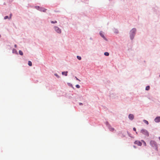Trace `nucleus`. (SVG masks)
<instances>
[{"label": "nucleus", "instance_id": "f257e3e1", "mask_svg": "<svg viewBox=\"0 0 160 160\" xmlns=\"http://www.w3.org/2000/svg\"><path fill=\"white\" fill-rule=\"evenodd\" d=\"M136 30L135 28H133L132 29L130 32V37L131 40H132L135 34Z\"/></svg>", "mask_w": 160, "mask_h": 160}, {"label": "nucleus", "instance_id": "f03ea898", "mask_svg": "<svg viewBox=\"0 0 160 160\" xmlns=\"http://www.w3.org/2000/svg\"><path fill=\"white\" fill-rule=\"evenodd\" d=\"M141 133H142L146 136L148 137L149 136L148 132L146 130L144 129H142L141 130Z\"/></svg>", "mask_w": 160, "mask_h": 160}, {"label": "nucleus", "instance_id": "7ed1b4c3", "mask_svg": "<svg viewBox=\"0 0 160 160\" xmlns=\"http://www.w3.org/2000/svg\"><path fill=\"white\" fill-rule=\"evenodd\" d=\"M150 144L151 145L152 147H155L156 148L157 147V145L156 143L155 142L153 141H151L150 142Z\"/></svg>", "mask_w": 160, "mask_h": 160}, {"label": "nucleus", "instance_id": "20e7f679", "mask_svg": "<svg viewBox=\"0 0 160 160\" xmlns=\"http://www.w3.org/2000/svg\"><path fill=\"white\" fill-rule=\"evenodd\" d=\"M54 28L55 31H56L58 33H61V30L58 27L55 26Z\"/></svg>", "mask_w": 160, "mask_h": 160}, {"label": "nucleus", "instance_id": "39448f33", "mask_svg": "<svg viewBox=\"0 0 160 160\" xmlns=\"http://www.w3.org/2000/svg\"><path fill=\"white\" fill-rule=\"evenodd\" d=\"M100 35L106 41H107V39L105 38V37L104 36V33L102 31H101L100 32Z\"/></svg>", "mask_w": 160, "mask_h": 160}, {"label": "nucleus", "instance_id": "423d86ee", "mask_svg": "<svg viewBox=\"0 0 160 160\" xmlns=\"http://www.w3.org/2000/svg\"><path fill=\"white\" fill-rule=\"evenodd\" d=\"M134 143L139 146H141L142 145V143L139 141H136L134 142Z\"/></svg>", "mask_w": 160, "mask_h": 160}, {"label": "nucleus", "instance_id": "0eeeda50", "mask_svg": "<svg viewBox=\"0 0 160 160\" xmlns=\"http://www.w3.org/2000/svg\"><path fill=\"white\" fill-rule=\"evenodd\" d=\"M155 122H160V117H156L154 119Z\"/></svg>", "mask_w": 160, "mask_h": 160}, {"label": "nucleus", "instance_id": "6e6552de", "mask_svg": "<svg viewBox=\"0 0 160 160\" xmlns=\"http://www.w3.org/2000/svg\"><path fill=\"white\" fill-rule=\"evenodd\" d=\"M128 118L131 120H132L134 118V116L132 114H130L129 115Z\"/></svg>", "mask_w": 160, "mask_h": 160}, {"label": "nucleus", "instance_id": "1a4fd4ad", "mask_svg": "<svg viewBox=\"0 0 160 160\" xmlns=\"http://www.w3.org/2000/svg\"><path fill=\"white\" fill-rule=\"evenodd\" d=\"M39 10L40 11H42L45 12H46L47 9L43 8L41 7L40 8V9H39Z\"/></svg>", "mask_w": 160, "mask_h": 160}, {"label": "nucleus", "instance_id": "9d476101", "mask_svg": "<svg viewBox=\"0 0 160 160\" xmlns=\"http://www.w3.org/2000/svg\"><path fill=\"white\" fill-rule=\"evenodd\" d=\"M67 73L68 72H62V75H65V76H67Z\"/></svg>", "mask_w": 160, "mask_h": 160}, {"label": "nucleus", "instance_id": "9b49d317", "mask_svg": "<svg viewBox=\"0 0 160 160\" xmlns=\"http://www.w3.org/2000/svg\"><path fill=\"white\" fill-rule=\"evenodd\" d=\"M28 65L30 66H32V63L31 61H29L28 62Z\"/></svg>", "mask_w": 160, "mask_h": 160}, {"label": "nucleus", "instance_id": "f8f14e48", "mask_svg": "<svg viewBox=\"0 0 160 160\" xmlns=\"http://www.w3.org/2000/svg\"><path fill=\"white\" fill-rule=\"evenodd\" d=\"M110 130L111 131L113 132L114 131V129L112 127H110L109 128Z\"/></svg>", "mask_w": 160, "mask_h": 160}, {"label": "nucleus", "instance_id": "ddd939ff", "mask_svg": "<svg viewBox=\"0 0 160 160\" xmlns=\"http://www.w3.org/2000/svg\"><path fill=\"white\" fill-rule=\"evenodd\" d=\"M150 89V87L149 86H148L146 87L145 89L146 90H148Z\"/></svg>", "mask_w": 160, "mask_h": 160}, {"label": "nucleus", "instance_id": "4468645a", "mask_svg": "<svg viewBox=\"0 0 160 160\" xmlns=\"http://www.w3.org/2000/svg\"><path fill=\"white\" fill-rule=\"evenodd\" d=\"M143 121L147 125H148V122L147 120H143Z\"/></svg>", "mask_w": 160, "mask_h": 160}, {"label": "nucleus", "instance_id": "2eb2a0df", "mask_svg": "<svg viewBox=\"0 0 160 160\" xmlns=\"http://www.w3.org/2000/svg\"><path fill=\"white\" fill-rule=\"evenodd\" d=\"M104 54L106 56H108L109 55V53L108 52H106L104 53Z\"/></svg>", "mask_w": 160, "mask_h": 160}, {"label": "nucleus", "instance_id": "dca6fc26", "mask_svg": "<svg viewBox=\"0 0 160 160\" xmlns=\"http://www.w3.org/2000/svg\"><path fill=\"white\" fill-rule=\"evenodd\" d=\"M19 53L21 55H22L23 54V53L22 51H19Z\"/></svg>", "mask_w": 160, "mask_h": 160}, {"label": "nucleus", "instance_id": "f3484780", "mask_svg": "<svg viewBox=\"0 0 160 160\" xmlns=\"http://www.w3.org/2000/svg\"><path fill=\"white\" fill-rule=\"evenodd\" d=\"M77 58L79 60H81V58L80 56H77Z\"/></svg>", "mask_w": 160, "mask_h": 160}, {"label": "nucleus", "instance_id": "a211bd4d", "mask_svg": "<svg viewBox=\"0 0 160 160\" xmlns=\"http://www.w3.org/2000/svg\"><path fill=\"white\" fill-rule=\"evenodd\" d=\"M142 142L143 143L145 146H146V144L145 142L143 140H142Z\"/></svg>", "mask_w": 160, "mask_h": 160}, {"label": "nucleus", "instance_id": "6ab92c4d", "mask_svg": "<svg viewBox=\"0 0 160 160\" xmlns=\"http://www.w3.org/2000/svg\"><path fill=\"white\" fill-rule=\"evenodd\" d=\"M8 18L9 19V18L8 17V16H6L4 18V19H6Z\"/></svg>", "mask_w": 160, "mask_h": 160}, {"label": "nucleus", "instance_id": "aec40b11", "mask_svg": "<svg viewBox=\"0 0 160 160\" xmlns=\"http://www.w3.org/2000/svg\"><path fill=\"white\" fill-rule=\"evenodd\" d=\"M51 22L52 23H56L57 22V21H52Z\"/></svg>", "mask_w": 160, "mask_h": 160}, {"label": "nucleus", "instance_id": "412c9836", "mask_svg": "<svg viewBox=\"0 0 160 160\" xmlns=\"http://www.w3.org/2000/svg\"><path fill=\"white\" fill-rule=\"evenodd\" d=\"M41 7H39V6H36L35 7V8L37 9H40V8Z\"/></svg>", "mask_w": 160, "mask_h": 160}, {"label": "nucleus", "instance_id": "4be33fe9", "mask_svg": "<svg viewBox=\"0 0 160 160\" xmlns=\"http://www.w3.org/2000/svg\"><path fill=\"white\" fill-rule=\"evenodd\" d=\"M54 75L55 76H56L58 78H59V76L57 73L55 74Z\"/></svg>", "mask_w": 160, "mask_h": 160}, {"label": "nucleus", "instance_id": "5701e85b", "mask_svg": "<svg viewBox=\"0 0 160 160\" xmlns=\"http://www.w3.org/2000/svg\"><path fill=\"white\" fill-rule=\"evenodd\" d=\"M13 53H16L17 54H18V53L16 51H13Z\"/></svg>", "mask_w": 160, "mask_h": 160}, {"label": "nucleus", "instance_id": "b1692460", "mask_svg": "<svg viewBox=\"0 0 160 160\" xmlns=\"http://www.w3.org/2000/svg\"><path fill=\"white\" fill-rule=\"evenodd\" d=\"M76 87L77 88H79L80 87V86L79 85H77L76 86Z\"/></svg>", "mask_w": 160, "mask_h": 160}, {"label": "nucleus", "instance_id": "393cba45", "mask_svg": "<svg viewBox=\"0 0 160 160\" xmlns=\"http://www.w3.org/2000/svg\"><path fill=\"white\" fill-rule=\"evenodd\" d=\"M12 14L11 13L10 14V17H9V19H11V17H12Z\"/></svg>", "mask_w": 160, "mask_h": 160}, {"label": "nucleus", "instance_id": "a878e982", "mask_svg": "<svg viewBox=\"0 0 160 160\" xmlns=\"http://www.w3.org/2000/svg\"><path fill=\"white\" fill-rule=\"evenodd\" d=\"M133 130L135 131H136V129L135 128H133Z\"/></svg>", "mask_w": 160, "mask_h": 160}, {"label": "nucleus", "instance_id": "bb28decb", "mask_svg": "<svg viewBox=\"0 0 160 160\" xmlns=\"http://www.w3.org/2000/svg\"><path fill=\"white\" fill-rule=\"evenodd\" d=\"M75 78H76L77 80H78L79 81H80V80L78 78H77V77H75Z\"/></svg>", "mask_w": 160, "mask_h": 160}, {"label": "nucleus", "instance_id": "cd10ccee", "mask_svg": "<svg viewBox=\"0 0 160 160\" xmlns=\"http://www.w3.org/2000/svg\"><path fill=\"white\" fill-rule=\"evenodd\" d=\"M82 103H80V105H82Z\"/></svg>", "mask_w": 160, "mask_h": 160}, {"label": "nucleus", "instance_id": "c85d7f7f", "mask_svg": "<svg viewBox=\"0 0 160 160\" xmlns=\"http://www.w3.org/2000/svg\"><path fill=\"white\" fill-rule=\"evenodd\" d=\"M159 140H160V137L159 138Z\"/></svg>", "mask_w": 160, "mask_h": 160}, {"label": "nucleus", "instance_id": "c756f323", "mask_svg": "<svg viewBox=\"0 0 160 160\" xmlns=\"http://www.w3.org/2000/svg\"><path fill=\"white\" fill-rule=\"evenodd\" d=\"M16 45H15V47H16Z\"/></svg>", "mask_w": 160, "mask_h": 160}, {"label": "nucleus", "instance_id": "7c9ffc66", "mask_svg": "<svg viewBox=\"0 0 160 160\" xmlns=\"http://www.w3.org/2000/svg\"><path fill=\"white\" fill-rule=\"evenodd\" d=\"M1 37V35H0V37Z\"/></svg>", "mask_w": 160, "mask_h": 160}, {"label": "nucleus", "instance_id": "2f4dec72", "mask_svg": "<svg viewBox=\"0 0 160 160\" xmlns=\"http://www.w3.org/2000/svg\"><path fill=\"white\" fill-rule=\"evenodd\" d=\"M159 77H160V75H159Z\"/></svg>", "mask_w": 160, "mask_h": 160}]
</instances>
